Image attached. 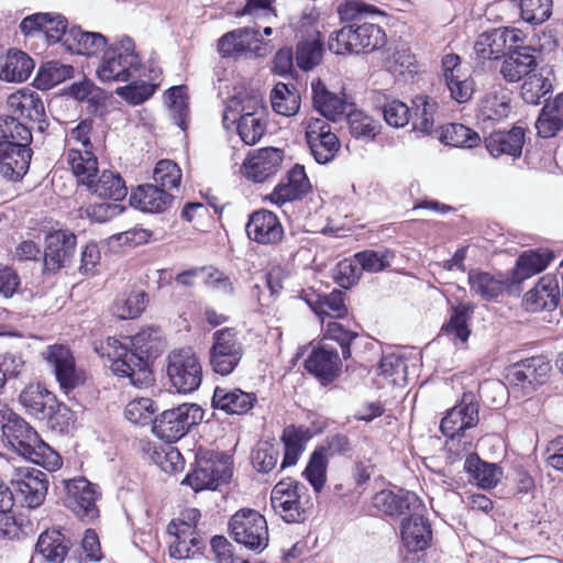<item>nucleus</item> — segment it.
Masks as SVG:
<instances>
[{
	"mask_svg": "<svg viewBox=\"0 0 563 563\" xmlns=\"http://www.w3.org/2000/svg\"><path fill=\"white\" fill-rule=\"evenodd\" d=\"M74 67L70 65L60 64L59 62H47L40 70L36 77L37 87L42 89H49L59 82L71 78Z\"/></svg>",
	"mask_w": 563,
	"mask_h": 563,
	"instance_id": "obj_56",
	"label": "nucleus"
},
{
	"mask_svg": "<svg viewBox=\"0 0 563 563\" xmlns=\"http://www.w3.org/2000/svg\"><path fill=\"white\" fill-rule=\"evenodd\" d=\"M551 371L550 362L543 356H533L514 364L507 371V380L522 388H534L545 383Z\"/></svg>",
	"mask_w": 563,
	"mask_h": 563,
	"instance_id": "obj_23",
	"label": "nucleus"
},
{
	"mask_svg": "<svg viewBox=\"0 0 563 563\" xmlns=\"http://www.w3.org/2000/svg\"><path fill=\"white\" fill-rule=\"evenodd\" d=\"M552 88L548 78L539 74L526 77L521 86V97L529 104H538L540 99L545 96Z\"/></svg>",
	"mask_w": 563,
	"mask_h": 563,
	"instance_id": "obj_63",
	"label": "nucleus"
},
{
	"mask_svg": "<svg viewBox=\"0 0 563 563\" xmlns=\"http://www.w3.org/2000/svg\"><path fill=\"white\" fill-rule=\"evenodd\" d=\"M76 250V235L66 230L49 232L45 238L44 269L51 273L70 264Z\"/></svg>",
	"mask_w": 563,
	"mask_h": 563,
	"instance_id": "obj_17",
	"label": "nucleus"
},
{
	"mask_svg": "<svg viewBox=\"0 0 563 563\" xmlns=\"http://www.w3.org/2000/svg\"><path fill=\"white\" fill-rule=\"evenodd\" d=\"M280 439L284 444V459L280 467L286 468L298 462L305 450V439L302 433L294 426L285 428Z\"/></svg>",
	"mask_w": 563,
	"mask_h": 563,
	"instance_id": "obj_53",
	"label": "nucleus"
},
{
	"mask_svg": "<svg viewBox=\"0 0 563 563\" xmlns=\"http://www.w3.org/2000/svg\"><path fill=\"white\" fill-rule=\"evenodd\" d=\"M311 155L319 164L331 162L340 151V141L324 119L311 118L306 128Z\"/></svg>",
	"mask_w": 563,
	"mask_h": 563,
	"instance_id": "obj_14",
	"label": "nucleus"
},
{
	"mask_svg": "<svg viewBox=\"0 0 563 563\" xmlns=\"http://www.w3.org/2000/svg\"><path fill=\"white\" fill-rule=\"evenodd\" d=\"M511 111L510 97L504 90L489 91L481 102L479 112L484 120L500 121Z\"/></svg>",
	"mask_w": 563,
	"mask_h": 563,
	"instance_id": "obj_51",
	"label": "nucleus"
},
{
	"mask_svg": "<svg viewBox=\"0 0 563 563\" xmlns=\"http://www.w3.org/2000/svg\"><path fill=\"white\" fill-rule=\"evenodd\" d=\"M273 110L282 115H295L300 108V96L294 85L278 82L271 92Z\"/></svg>",
	"mask_w": 563,
	"mask_h": 563,
	"instance_id": "obj_46",
	"label": "nucleus"
},
{
	"mask_svg": "<svg viewBox=\"0 0 563 563\" xmlns=\"http://www.w3.org/2000/svg\"><path fill=\"white\" fill-rule=\"evenodd\" d=\"M167 376L178 393L189 394L202 383V366L190 349H180L169 353Z\"/></svg>",
	"mask_w": 563,
	"mask_h": 563,
	"instance_id": "obj_10",
	"label": "nucleus"
},
{
	"mask_svg": "<svg viewBox=\"0 0 563 563\" xmlns=\"http://www.w3.org/2000/svg\"><path fill=\"white\" fill-rule=\"evenodd\" d=\"M155 410L152 399L139 398L126 405L124 416L132 423L145 426L151 422L153 423Z\"/></svg>",
	"mask_w": 563,
	"mask_h": 563,
	"instance_id": "obj_64",
	"label": "nucleus"
},
{
	"mask_svg": "<svg viewBox=\"0 0 563 563\" xmlns=\"http://www.w3.org/2000/svg\"><path fill=\"white\" fill-rule=\"evenodd\" d=\"M202 418L203 410L199 405L181 404L157 416L153 421L152 431L157 438L173 443L187 434Z\"/></svg>",
	"mask_w": 563,
	"mask_h": 563,
	"instance_id": "obj_8",
	"label": "nucleus"
},
{
	"mask_svg": "<svg viewBox=\"0 0 563 563\" xmlns=\"http://www.w3.org/2000/svg\"><path fill=\"white\" fill-rule=\"evenodd\" d=\"M552 260V253L548 251H527L517 260L514 272L515 279L521 282L547 268Z\"/></svg>",
	"mask_w": 563,
	"mask_h": 563,
	"instance_id": "obj_47",
	"label": "nucleus"
},
{
	"mask_svg": "<svg viewBox=\"0 0 563 563\" xmlns=\"http://www.w3.org/2000/svg\"><path fill=\"white\" fill-rule=\"evenodd\" d=\"M328 457L324 449H316L310 456L303 475L317 493H320L327 481Z\"/></svg>",
	"mask_w": 563,
	"mask_h": 563,
	"instance_id": "obj_58",
	"label": "nucleus"
},
{
	"mask_svg": "<svg viewBox=\"0 0 563 563\" xmlns=\"http://www.w3.org/2000/svg\"><path fill=\"white\" fill-rule=\"evenodd\" d=\"M256 400L253 393L218 386L213 391L212 406L229 415H244L254 407Z\"/></svg>",
	"mask_w": 563,
	"mask_h": 563,
	"instance_id": "obj_29",
	"label": "nucleus"
},
{
	"mask_svg": "<svg viewBox=\"0 0 563 563\" xmlns=\"http://www.w3.org/2000/svg\"><path fill=\"white\" fill-rule=\"evenodd\" d=\"M505 49V38L498 29L482 33L474 44L475 54L483 62L498 59Z\"/></svg>",
	"mask_w": 563,
	"mask_h": 563,
	"instance_id": "obj_52",
	"label": "nucleus"
},
{
	"mask_svg": "<svg viewBox=\"0 0 563 563\" xmlns=\"http://www.w3.org/2000/svg\"><path fill=\"white\" fill-rule=\"evenodd\" d=\"M525 143V130L515 126L510 131H497L492 133L485 141L486 148L492 156L498 157L503 154L519 157Z\"/></svg>",
	"mask_w": 563,
	"mask_h": 563,
	"instance_id": "obj_33",
	"label": "nucleus"
},
{
	"mask_svg": "<svg viewBox=\"0 0 563 563\" xmlns=\"http://www.w3.org/2000/svg\"><path fill=\"white\" fill-rule=\"evenodd\" d=\"M520 16L530 24H541L552 14V0H517Z\"/></svg>",
	"mask_w": 563,
	"mask_h": 563,
	"instance_id": "obj_60",
	"label": "nucleus"
},
{
	"mask_svg": "<svg viewBox=\"0 0 563 563\" xmlns=\"http://www.w3.org/2000/svg\"><path fill=\"white\" fill-rule=\"evenodd\" d=\"M33 140L30 128L12 115L0 117V144L30 146Z\"/></svg>",
	"mask_w": 563,
	"mask_h": 563,
	"instance_id": "obj_49",
	"label": "nucleus"
},
{
	"mask_svg": "<svg viewBox=\"0 0 563 563\" xmlns=\"http://www.w3.org/2000/svg\"><path fill=\"white\" fill-rule=\"evenodd\" d=\"M373 505L379 511L391 517L423 508L422 501L415 493L402 488L397 490L384 489L376 493L373 497Z\"/></svg>",
	"mask_w": 563,
	"mask_h": 563,
	"instance_id": "obj_25",
	"label": "nucleus"
},
{
	"mask_svg": "<svg viewBox=\"0 0 563 563\" xmlns=\"http://www.w3.org/2000/svg\"><path fill=\"white\" fill-rule=\"evenodd\" d=\"M442 137L448 145L455 147L472 148L481 142L478 133L460 123L448 125L443 131Z\"/></svg>",
	"mask_w": 563,
	"mask_h": 563,
	"instance_id": "obj_59",
	"label": "nucleus"
},
{
	"mask_svg": "<svg viewBox=\"0 0 563 563\" xmlns=\"http://www.w3.org/2000/svg\"><path fill=\"white\" fill-rule=\"evenodd\" d=\"M464 470L472 479L482 488L495 487L503 475V471L496 464L482 461L476 454H470L464 463Z\"/></svg>",
	"mask_w": 563,
	"mask_h": 563,
	"instance_id": "obj_43",
	"label": "nucleus"
},
{
	"mask_svg": "<svg viewBox=\"0 0 563 563\" xmlns=\"http://www.w3.org/2000/svg\"><path fill=\"white\" fill-rule=\"evenodd\" d=\"M101 350L102 355L112 361L111 368L117 376L126 377L131 385L143 388L153 382L148 360L156 358L163 352L164 343L161 330L148 327L123 341L108 338Z\"/></svg>",
	"mask_w": 563,
	"mask_h": 563,
	"instance_id": "obj_1",
	"label": "nucleus"
},
{
	"mask_svg": "<svg viewBox=\"0 0 563 563\" xmlns=\"http://www.w3.org/2000/svg\"><path fill=\"white\" fill-rule=\"evenodd\" d=\"M262 34L252 27H240L222 35L218 51L222 57L239 56L252 49V44L261 41Z\"/></svg>",
	"mask_w": 563,
	"mask_h": 563,
	"instance_id": "obj_34",
	"label": "nucleus"
},
{
	"mask_svg": "<svg viewBox=\"0 0 563 563\" xmlns=\"http://www.w3.org/2000/svg\"><path fill=\"white\" fill-rule=\"evenodd\" d=\"M274 511L287 523L302 522L311 507L308 488L292 478L279 481L271 494Z\"/></svg>",
	"mask_w": 563,
	"mask_h": 563,
	"instance_id": "obj_6",
	"label": "nucleus"
},
{
	"mask_svg": "<svg viewBox=\"0 0 563 563\" xmlns=\"http://www.w3.org/2000/svg\"><path fill=\"white\" fill-rule=\"evenodd\" d=\"M233 540L254 552H262L268 545V527L264 516L250 508L238 510L229 521Z\"/></svg>",
	"mask_w": 563,
	"mask_h": 563,
	"instance_id": "obj_9",
	"label": "nucleus"
},
{
	"mask_svg": "<svg viewBox=\"0 0 563 563\" xmlns=\"http://www.w3.org/2000/svg\"><path fill=\"white\" fill-rule=\"evenodd\" d=\"M306 301L319 317L321 324L325 323L327 317L340 319L347 313L344 295L341 290H333L325 296L318 295L314 298H306Z\"/></svg>",
	"mask_w": 563,
	"mask_h": 563,
	"instance_id": "obj_41",
	"label": "nucleus"
},
{
	"mask_svg": "<svg viewBox=\"0 0 563 563\" xmlns=\"http://www.w3.org/2000/svg\"><path fill=\"white\" fill-rule=\"evenodd\" d=\"M65 490L64 504L79 519L91 522L99 517V509L96 505L100 493L97 486L85 477H77L62 481Z\"/></svg>",
	"mask_w": 563,
	"mask_h": 563,
	"instance_id": "obj_12",
	"label": "nucleus"
},
{
	"mask_svg": "<svg viewBox=\"0 0 563 563\" xmlns=\"http://www.w3.org/2000/svg\"><path fill=\"white\" fill-rule=\"evenodd\" d=\"M474 311V305L460 303L452 309L450 320L442 327V331L452 340L466 342L470 336L467 321Z\"/></svg>",
	"mask_w": 563,
	"mask_h": 563,
	"instance_id": "obj_50",
	"label": "nucleus"
},
{
	"mask_svg": "<svg viewBox=\"0 0 563 563\" xmlns=\"http://www.w3.org/2000/svg\"><path fill=\"white\" fill-rule=\"evenodd\" d=\"M536 47H516L504 59L500 74L507 82H518L529 76L537 67Z\"/></svg>",
	"mask_w": 563,
	"mask_h": 563,
	"instance_id": "obj_28",
	"label": "nucleus"
},
{
	"mask_svg": "<svg viewBox=\"0 0 563 563\" xmlns=\"http://www.w3.org/2000/svg\"><path fill=\"white\" fill-rule=\"evenodd\" d=\"M143 64L131 37L123 36L104 49L97 68L103 82L130 81L141 77Z\"/></svg>",
	"mask_w": 563,
	"mask_h": 563,
	"instance_id": "obj_5",
	"label": "nucleus"
},
{
	"mask_svg": "<svg viewBox=\"0 0 563 563\" xmlns=\"http://www.w3.org/2000/svg\"><path fill=\"white\" fill-rule=\"evenodd\" d=\"M442 77L453 100L459 103L471 100L475 91V82L463 68L457 54L450 53L442 57Z\"/></svg>",
	"mask_w": 563,
	"mask_h": 563,
	"instance_id": "obj_16",
	"label": "nucleus"
},
{
	"mask_svg": "<svg viewBox=\"0 0 563 563\" xmlns=\"http://www.w3.org/2000/svg\"><path fill=\"white\" fill-rule=\"evenodd\" d=\"M341 366L338 352L327 345L313 349L305 361V368L323 385L332 383L339 376Z\"/></svg>",
	"mask_w": 563,
	"mask_h": 563,
	"instance_id": "obj_26",
	"label": "nucleus"
},
{
	"mask_svg": "<svg viewBox=\"0 0 563 563\" xmlns=\"http://www.w3.org/2000/svg\"><path fill=\"white\" fill-rule=\"evenodd\" d=\"M25 36H43L47 43H63L66 46L68 22L59 13L38 12L25 16L20 23Z\"/></svg>",
	"mask_w": 563,
	"mask_h": 563,
	"instance_id": "obj_13",
	"label": "nucleus"
},
{
	"mask_svg": "<svg viewBox=\"0 0 563 563\" xmlns=\"http://www.w3.org/2000/svg\"><path fill=\"white\" fill-rule=\"evenodd\" d=\"M44 356L53 366L56 379L65 393L82 383L84 378L75 367V360L69 349L64 345H51L44 352Z\"/></svg>",
	"mask_w": 563,
	"mask_h": 563,
	"instance_id": "obj_21",
	"label": "nucleus"
},
{
	"mask_svg": "<svg viewBox=\"0 0 563 563\" xmlns=\"http://www.w3.org/2000/svg\"><path fill=\"white\" fill-rule=\"evenodd\" d=\"M86 187L92 195L112 201H120L128 194L126 186L120 174L111 170H103L101 174L98 172L97 176L89 180Z\"/></svg>",
	"mask_w": 563,
	"mask_h": 563,
	"instance_id": "obj_35",
	"label": "nucleus"
},
{
	"mask_svg": "<svg viewBox=\"0 0 563 563\" xmlns=\"http://www.w3.org/2000/svg\"><path fill=\"white\" fill-rule=\"evenodd\" d=\"M9 115L25 119L37 124L36 131L44 133L48 126L45 107L37 92L24 88L11 93L7 99Z\"/></svg>",
	"mask_w": 563,
	"mask_h": 563,
	"instance_id": "obj_15",
	"label": "nucleus"
},
{
	"mask_svg": "<svg viewBox=\"0 0 563 563\" xmlns=\"http://www.w3.org/2000/svg\"><path fill=\"white\" fill-rule=\"evenodd\" d=\"M169 533L175 534L176 542L170 545V556L175 559H185L189 556L190 545H196L197 541L192 536V525L186 522H172L168 525Z\"/></svg>",
	"mask_w": 563,
	"mask_h": 563,
	"instance_id": "obj_54",
	"label": "nucleus"
},
{
	"mask_svg": "<svg viewBox=\"0 0 563 563\" xmlns=\"http://www.w3.org/2000/svg\"><path fill=\"white\" fill-rule=\"evenodd\" d=\"M155 186L164 188L165 191L177 188L181 180V170L176 163L169 159L159 161L153 172Z\"/></svg>",
	"mask_w": 563,
	"mask_h": 563,
	"instance_id": "obj_62",
	"label": "nucleus"
},
{
	"mask_svg": "<svg viewBox=\"0 0 563 563\" xmlns=\"http://www.w3.org/2000/svg\"><path fill=\"white\" fill-rule=\"evenodd\" d=\"M415 114L412 117V129L424 135H429L434 129V115L438 110V102L428 96H417L412 101Z\"/></svg>",
	"mask_w": 563,
	"mask_h": 563,
	"instance_id": "obj_48",
	"label": "nucleus"
},
{
	"mask_svg": "<svg viewBox=\"0 0 563 563\" xmlns=\"http://www.w3.org/2000/svg\"><path fill=\"white\" fill-rule=\"evenodd\" d=\"M34 68L33 59L21 51L10 52L0 66V79L10 82L26 80Z\"/></svg>",
	"mask_w": 563,
	"mask_h": 563,
	"instance_id": "obj_44",
	"label": "nucleus"
},
{
	"mask_svg": "<svg viewBox=\"0 0 563 563\" xmlns=\"http://www.w3.org/2000/svg\"><path fill=\"white\" fill-rule=\"evenodd\" d=\"M322 41L320 31H311L309 38L299 40L296 48V63L302 70H311L322 59Z\"/></svg>",
	"mask_w": 563,
	"mask_h": 563,
	"instance_id": "obj_45",
	"label": "nucleus"
},
{
	"mask_svg": "<svg viewBox=\"0 0 563 563\" xmlns=\"http://www.w3.org/2000/svg\"><path fill=\"white\" fill-rule=\"evenodd\" d=\"M243 345L234 328H222L212 334L209 361L212 371L219 375L231 374L243 356Z\"/></svg>",
	"mask_w": 563,
	"mask_h": 563,
	"instance_id": "obj_11",
	"label": "nucleus"
},
{
	"mask_svg": "<svg viewBox=\"0 0 563 563\" xmlns=\"http://www.w3.org/2000/svg\"><path fill=\"white\" fill-rule=\"evenodd\" d=\"M470 290L483 300L497 298L505 290L507 284L500 274H490L478 269L468 273Z\"/></svg>",
	"mask_w": 563,
	"mask_h": 563,
	"instance_id": "obj_38",
	"label": "nucleus"
},
{
	"mask_svg": "<svg viewBox=\"0 0 563 563\" xmlns=\"http://www.w3.org/2000/svg\"><path fill=\"white\" fill-rule=\"evenodd\" d=\"M67 162L78 183L86 186L97 176L98 161L92 151H81L78 146L68 148Z\"/></svg>",
	"mask_w": 563,
	"mask_h": 563,
	"instance_id": "obj_42",
	"label": "nucleus"
},
{
	"mask_svg": "<svg viewBox=\"0 0 563 563\" xmlns=\"http://www.w3.org/2000/svg\"><path fill=\"white\" fill-rule=\"evenodd\" d=\"M19 401L29 415L38 420H49L53 427L60 424V430L68 427L73 418L71 411L41 385H30L24 388L19 396Z\"/></svg>",
	"mask_w": 563,
	"mask_h": 563,
	"instance_id": "obj_7",
	"label": "nucleus"
},
{
	"mask_svg": "<svg viewBox=\"0 0 563 563\" xmlns=\"http://www.w3.org/2000/svg\"><path fill=\"white\" fill-rule=\"evenodd\" d=\"M173 196L153 184L141 185L130 197L131 206L143 212L159 213L172 203Z\"/></svg>",
	"mask_w": 563,
	"mask_h": 563,
	"instance_id": "obj_31",
	"label": "nucleus"
},
{
	"mask_svg": "<svg viewBox=\"0 0 563 563\" xmlns=\"http://www.w3.org/2000/svg\"><path fill=\"white\" fill-rule=\"evenodd\" d=\"M69 541L59 531L46 530L37 539L35 553L47 562L62 563L69 551Z\"/></svg>",
	"mask_w": 563,
	"mask_h": 563,
	"instance_id": "obj_39",
	"label": "nucleus"
},
{
	"mask_svg": "<svg viewBox=\"0 0 563 563\" xmlns=\"http://www.w3.org/2000/svg\"><path fill=\"white\" fill-rule=\"evenodd\" d=\"M232 472L227 463L218 460H201L195 470L183 479V485L190 486L195 492L217 489L229 482Z\"/></svg>",
	"mask_w": 563,
	"mask_h": 563,
	"instance_id": "obj_20",
	"label": "nucleus"
},
{
	"mask_svg": "<svg viewBox=\"0 0 563 563\" xmlns=\"http://www.w3.org/2000/svg\"><path fill=\"white\" fill-rule=\"evenodd\" d=\"M559 284L551 276L542 277L536 287L526 294V300L533 309H543L548 306V299L553 302L555 299L554 291L558 290Z\"/></svg>",
	"mask_w": 563,
	"mask_h": 563,
	"instance_id": "obj_61",
	"label": "nucleus"
},
{
	"mask_svg": "<svg viewBox=\"0 0 563 563\" xmlns=\"http://www.w3.org/2000/svg\"><path fill=\"white\" fill-rule=\"evenodd\" d=\"M376 12L378 10L375 7L360 0L342 2L338 7L340 19L351 23L330 36L329 49L336 55H345L373 52L383 47L386 43L384 30L377 24L361 22L362 14Z\"/></svg>",
	"mask_w": 563,
	"mask_h": 563,
	"instance_id": "obj_2",
	"label": "nucleus"
},
{
	"mask_svg": "<svg viewBox=\"0 0 563 563\" xmlns=\"http://www.w3.org/2000/svg\"><path fill=\"white\" fill-rule=\"evenodd\" d=\"M478 423V405L473 394H464L460 404L448 410L442 418L440 430L444 437L453 440Z\"/></svg>",
	"mask_w": 563,
	"mask_h": 563,
	"instance_id": "obj_18",
	"label": "nucleus"
},
{
	"mask_svg": "<svg viewBox=\"0 0 563 563\" xmlns=\"http://www.w3.org/2000/svg\"><path fill=\"white\" fill-rule=\"evenodd\" d=\"M16 490L23 497L24 503L30 508H37L45 500L48 479L47 475L40 470L27 471L14 483Z\"/></svg>",
	"mask_w": 563,
	"mask_h": 563,
	"instance_id": "obj_32",
	"label": "nucleus"
},
{
	"mask_svg": "<svg viewBox=\"0 0 563 563\" xmlns=\"http://www.w3.org/2000/svg\"><path fill=\"white\" fill-rule=\"evenodd\" d=\"M247 236L263 245H273L282 241L284 229L278 217L268 210L254 211L246 223Z\"/></svg>",
	"mask_w": 563,
	"mask_h": 563,
	"instance_id": "obj_22",
	"label": "nucleus"
},
{
	"mask_svg": "<svg viewBox=\"0 0 563 563\" xmlns=\"http://www.w3.org/2000/svg\"><path fill=\"white\" fill-rule=\"evenodd\" d=\"M284 152L276 147H263L247 156L241 166V173L254 183H264L280 168Z\"/></svg>",
	"mask_w": 563,
	"mask_h": 563,
	"instance_id": "obj_19",
	"label": "nucleus"
},
{
	"mask_svg": "<svg viewBox=\"0 0 563 563\" xmlns=\"http://www.w3.org/2000/svg\"><path fill=\"white\" fill-rule=\"evenodd\" d=\"M224 126L236 124V131L246 145L256 144L265 134V108L256 90L239 91L229 99L222 118Z\"/></svg>",
	"mask_w": 563,
	"mask_h": 563,
	"instance_id": "obj_4",
	"label": "nucleus"
},
{
	"mask_svg": "<svg viewBox=\"0 0 563 563\" xmlns=\"http://www.w3.org/2000/svg\"><path fill=\"white\" fill-rule=\"evenodd\" d=\"M147 305L144 291L131 292L126 297L118 298L112 306V313L119 319L128 320L137 318Z\"/></svg>",
	"mask_w": 563,
	"mask_h": 563,
	"instance_id": "obj_55",
	"label": "nucleus"
},
{
	"mask_svg": "<svg viewBox=\"0 0 563 563\" xmlns=\"http://www.w3.org/2000/svg\"><path fill=\"white\" fill-rule=\"evenodd\" d=\"M0 428L8 444L19 455L48 470L60 466V456L40 438L35 429L1 402Z\"/></svg>",
	"mask_w": 563,
	"mask_h": 563,
	"instance_id": "obj_3",
	"label": "nucleus"
},
{
	"mask_svg": "<svg viewBox=\"0 0 563 563\" xmlns=\"http://www.w3.org/2000/svg\"><path fill=\"white\" fill-rule=\"evenodd\" d=\"M351 134L355 139L372 141L379 132V124L363 111H352L347 115Z\"/></svg>",
	"mask_w": 563,
	"mask_h": 563,
	"instance_id": "obj_57",
	"label": "nucleus"
},
{
	"mask_svg": "<svg viewBox=\"0 0 563 563\" xmlns=\"http://www.w3.org/2000/svg\"><path fill=\"white\" fill-rule=\"evenodd\" d=\"M312 93L313 106L323 118L336 121L345 113L346 101L329 91L320 80L312 84Z\"/></svg>",
	"mask_w": 563,
	"mask_h": 563,
	"instance_id": "obj_37",
	"label": "nucleus"
},
{
	"mask_svg": "<svg viewBox=\"0 0 563 563\" xmlns=\"http://www.w3.org/2000/svg\"><path fill=\"white\" fill-rule=\"evenodd\" d=\"M107 38L97 32H87L79 26H71L66 40V49L81 55H97L104 52Z\"/></svg>",
	"mask_w": 563,
	"mask_h": 563,
	"instance_id": "obj_36",
	"label": "nucleus"
},
{
	"mask_svg": "<svg viewBox=\"0 0 563 563\" xmlns=\"http://www.w3.org/2000/svg\"><path fill=\"white\" fill-rule=\"evenodd\" d=\"M32 158L30 146L0 144V175L18 181L27 173Z\"/></svg>",
	"mask_w": 563,
	"mask_h": 563,
	"instance_id": "obj_27",
	"label": "nucleus"
},
{
	"mask_svg": "<svg viewBox=\"0 0 563 563\" xmlns=\"http://www.w3.org/2000/svg\"><path fill=\"white\" fill-rule=\"evenodd\" d=\"M401 538L409 551H421L429 545L432 538L431 526L419 510L412 511L401 522Z\"/></svg>",
	"mask_w": 563,
	"mask_h": 563,
	"instance_id": "obj_30",
	"label": "nucleus"
},
{
	"mask_svg": "<svg viewBox=\"0 0 563 563\" xmlns=\"http://www.w3.org/2000/svg\"><path fill=\"white\" fill-rule=\"evenodd\" d=\"M311 190V184L305 167L295 165L274 190L266 197L272 203L279 207L287 202L302 199Z\"/></svg>",
	"mask_w": 563,
	"mask_h": 563,
	"instance_id": "obj_24",
	"label": "nucleus"
},
{
	"mask_svg": "<svg viewBox=\"0 0 563 563\" xmlns=\"http://www.w3.org/2000/svg\"><path fill=\"white\" fill-rule=\"evenodd\" d=\"M563 128V92L548 101L536 122L538 135L544 139L554 136Z\"/></svg>",
	"mask_w": 563,
	"mask_h": 563,
	"instance_id": "obj_40",
	"label": "nucleus"
}]
</instances>
